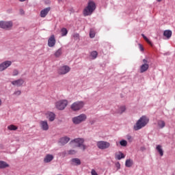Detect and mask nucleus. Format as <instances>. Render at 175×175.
<instances>
[{"label": "nucleus", "instance_id": "1", "mask_svg": "<svg viewBox=\"0 0 175 175\" xmlns=\"http://www.w3.org/2000/svg\"><path fill=\"white\" fill-rule=\"evenodd\" d=\"M149 121L150 119H148V118H147L146 116L141 117L134 126V129L135 131H139L142 129V128H144V126H146V125L148 124Z\"/></svg>", "mask_w": 175, "mask_h": 175}, {"label": "nucleus", "instance_id": "2", "mask_svg": "<svg viewBox=\"0 0 175 175\" xmlns=\"http://www.w3.org/2000/svg\"><path fill=\"white\" fill-rule=\"evenodd\" d=\"M96 9V5H95V2L92 1H90L88 2V6L83 10L84 16H91L94 11Z\"/></svg>", "mask_w": 175, "mask_h": 175}, {"label": "nucleus", "instance_id": "3", "mask_svg": "<svg viewBox=\"0 0 175 175\" xmlns=\"http://www.w3.org/2000/svg\"><path fill=\"white\" fill-rule=\"evenodd\" d=\"M87 120V115L82 113L78 116L74 117L72 119L73 124L75 125H79V124H81V122H84Z\"/></svg>", "mask_w": 175, "mask_h": 175}, {"label": "nucleus", "instance_id": "4", "mask_svg": "<svg viewBox=\"0 0 175 175\" xmlns=\"http://www.w3.org/2000/svg\"><path fill=\"white\" fill-rule=\"evenodd\" d=\"M83 143H84V139L83 138H77L70 142V144H75L76 147H81V150L84 151L86 147L84 144H83Z\"/></svg>", "mask_w": 175, "mask_h": 175}, {"label": "nucleus", "instance_id": "5", "mask_svg": "<svg viewBox=\"0 0 175 175\" xmlns=\"http://www.w3.org/2000/svg\"><path fill=\"white\" fill-rule=\"evenodd\" d=\"M83 107H84V102L83 101H76L71 105V109L73 111H79Z\"/></svg>", "mask_w": 175, "mask_h": 175}, {"label": "nucleus", "instance_id": "6", "mask_svg": "<svg viewBox=\"0 0 175 175\" xmlns=\"http://www.w3.org/2000/svg\"><path fill=\"white\" fill-rule=\"evenodd\" d=\"M96 146L99 150H107V148H110L111 144L106 141H98Z\"/></svg>", "mask_w": 175, "mask_h": 175}, {"label": "nucleus", "instance_id": "7", "mask_svg": "<svg viewBox=\"0 0 175 175\" xmlns=\"http://www.w3.org/2000/svg\"><path fill=\"white\" fill-rule=\"evenodd\" d=\"M56 108L58 109V110H64L66 106H68V100H62L59 101H57L55 103Z\"/></svg>", "mask_w": 175, "mask_h": 175}, {"label": "nucleus", "instance_id": "8", "mask_svg": "<svg viewBox=\"0 0 175 175\" xmlns=\"http://www.w3.org/2000/svg\"><path fill=\"white\" fill-rule=\"evenodd\" d=\"M143 64L141 65L139 68L140 73H144V72H147L148 70V68H150V65H148V61L146 59L142 60Z\"/></svg>", "mask_w": 175, "mask_h": 175}, {"label": "nucleus", "instance_id": "9", "mask_svg": "<svg viewBox=\"0 0 175 175\" xmlns=\"http://www.w3.org/2000/svg\"><path fill=\"white\" fill-rule=\"evenodd\" d=\"M12 27H13V23H12V21H0V28L3 29H10Z\"/></svg>", "mask_w": 175, "mask_h": 175}, {"label": "nucleus", "instance_id": "10", "mask_svg": "<svg viewBox=\"0 0 175 175\" xmlns=\"http://www.w3.org/2000/svg\"><path fill=\"white\" fill-rule=\"evenodd\" d=\"M70 72V68L68 66H63L60 67L58 70L59 75H66Z\"/></svg>", "mask_w": 175, "mask_h": 175}, {"label": "nucleus", "instance_id": "11", "mask_svg": "<svg viewBox=\"0 0 175 175\" xmlns=\"http://www.w3.org/2000/svg\"><path fill=\"white\" fill-rule=\"evenodd\" d=\"M12 65V61H5L0 64V72H3L5 69H8L9 66Z\"/></svg>", "mask_w": 175, "mask_h": 175}, {"label": "nucleus", "instance_id": "12", "mask_svg": "<svg viewBox=\"0 0 175 175\" xmlns=\"http://www.w3.org/2000/svg\"><path fill=\"white\" fill-rule=\"evenodd\" d=\"M55 36L54 35L51 36L48 40V46L49 47H54L55 46Z\"/></svg>", "mask_w": 175, "mask_h": 175}, {"label": "nucleus", "instance_id": "13", "mask_svg": "<svg viewBox=\"0 0 175 175\" xmlns=\"http://www.w3.org/2000/svg\"><path fill=\"white\" fill-rule=\"evenodd\" d=\"M40 125L42 131H49V123L46 120H41L40 122Z\"/></svg>", "mask_w": 175, "mask_h": 175}, {"label": "nucleus", "instance_id": "14", "mask_svg": "<svg viewBox=\"0 0 175 175\" xmlns=\"http://www.w3.org/2000/svg\"><path fill=\"white\" fill-rule=\"evenodd\" d=\"M70 164L72 165V166H79L81 165V161H80L79 158H74L70 160Z\"/></svg>", "mask_w": 175, "mask_h": 175}, {"label": "nucleus", "instance_id": "15", "mask_svg": "<svg viewBox=\"0 0 175 175\" xmlns=\"http://www.w3.org/2000/svg\"><path fill=\"white\" fill-rule=\"evenodd\" d=\"M12 85H16V87H21L24 84V81L22 79L13 81L11 82Z\"/></svg>", "mask_w": 175, "mask_h": 175}, {"label": "nucleus", "instance_id": "16", "mask_svg": "<svg viewBox=\"0 0 175 175\" xmlns=\"http://www.w3.org/2000/svg\"><path fill=\"white\" fill-rule=\"evenodd\" d=\"M51 8L50 7L44 8V10H41L40 12V17L44 18L49 14V12H50Z\"/></svg>", "mask_w": 175, "mask_h": 175}, {"label": "nucleus", "instance_id": "17", "mask_svg": "<svg viewBox=\"0 0 175 175\" xmlns=\"http://www.w3.org/2000/svg\"><path fill=\"white\" fill-rule=\"evenodd\" d=\"M54 159V156L53 154H46V157L44 159V162L45 163H49V162H51Z\"/></svg>", "mask_w": 175, "mask_h": 175}, {"label": "nucleus", "instance_id": "18", "mask_svg": "<svg viewBox=\"0 0 175 175\" xmlns=\"http://www.w3.org/2000/svg\"><path fill=\"white\" fill-rule=\"evenodd\" d=\"M70 140V138L68 137H63L60 139V143L61 144H62L63 146L66 144Z\"/></svg>", "mask_w": 175, "mask_h": 175}, {"label": "nucleus", "instance_id": "19", "mask_svg": "<svg viewBox=\"0 0 175 175\" xmlns=\"http://www.w3.org/2000/svg\"><path fill=\"white\" fill-rule=\"evenodd\" d=\"M156 150L157 152H159L160 157H163V149L162 148V146L157 145L156 147Z\"/></svg>", "mask_w": 175, "mask_h": 175}, {"label": "nucleus", "instance_id": "20", "mask_svg": "<svg viewBox=\"0 0 175 175\" xmlns=\"http://www.w3.org/2000/svg\"><path fill=\"white\" fill-rule=\"evenodd\" d=\"M115 158H116V159L120 161V159L125 158V155L122 152H119L118 153H116L115 154Z\"/></svg>", "mask_w": 175, "mask_h": 175}, {"label": "nucleus", "instance_id": "21", "mask_svg": "<svg viewBox=\"0 0 175 175\" xmlns=\"http://www.w3.org/2000/svg\"><path fill=\"white\" fill-rule=\"evenodd\" d=\"M163 36L167 38V39H170V38H172V31H170V30L164 31Z\"/></svg>", "mask_w": 175, "mask_h": 175}, {"label": "nucleus", "instance_id": "22", "mask_svg": "<svg viewBox=\"0 0 175 175\" xmlns=\"http://www.w3.org/2000/svg\"><path fill=\"white\" fill-rule=\"evenodd\" d=\"M48 118L51 122L54 121V120H55V114L53 112H49L48 113Z\"/></svg>", "mask_w": 175, "mask_h": 175}, {"label": "nucleus", "instance_id": "23", "mask_svg": "<svg viewBox=\"0 0 175 175\" xmlns=\"http://www.w3.org/2000/svg\"><path fill=\"white\" fill-rule=\"evenodd\" d=\"M9 167V164L5 161H0V169H5Z\"/></svg>", "mask_w": 175, "mask_h": 175}, {"label": "nucleus", "instance_id": "24", "mask_svg": "<svg viewBox=\"0 0 175 175\" xmlns=\"http://www.w3.org/2000/svg\"><path fill=\"white\" fill-rule=\"evenodd\" d=\"M54 55L56 57V58L61 57V55H62V49L60 48L55 51Z\"/></svg>", "mask_w": 175, "mask_h": 175}, {"label": "nucleus", "instance_id": "25", "mask_svg": "<svg viewBox=\"0 0 175 175\" xmlns=\"http://www.w3.org/2000/svg\"><path fill=\"white\" fill-rule=\"evenodd\" d=\"M133 165V161L131 159H127L126 160L125 166L126 167H131Z\"/></svg>", "mask_w": 175, "mask_h": 175}, {"label": "nucleus", "instance_id": "26", "mask_svg": "<svg viewBox=\"0 0 175 175\" xmlns=\"http://www.w3.org/2000/svg\"><path fill=\"white\" fill-rule=\"evenodd\" d=\"M158 126L162 129V128H165V126L166 124L165 123V121L163 120H158L157 122Z\"/></svg>", "mask_w": 175, "mask_h": 175}, {"label": "nucleus", "instance_id": "27", "mask_svg": "<svg viewBox=\"0 0 175 175\" xmlns=\"http://www.w3.org/2000/svg\"><path fill=\"white\" fill-rule=\"evenodd\" d=\"M61 33H62V36H66V35H68V29H66V28L63 27L61 29Z\"/></svg>", "mask_w": 175, "mask_h": 175}, {"label": "nucleus", "instance_id": "28", "mask_svg": "<svg viewBox=\"0 0 175 175\" xmlns=\"http://www.w3.org/2000/svg\"><path fill=\"white\" fill-rule=\"evenodd\" d=\"M125 110H126V108L125 107V106H121L119 107L118 113L119 114H122V113H124V111H125Z\"/></svg>", "mask_w": 175, "mask_h": 175}, {"label": "nucleus", "instance_id": "29", "mask_svg": "<svg viewBox=\"0 0 175 175\" xmlns=\"http://www.w3.org/2000/svg\"><path fill=\"white\" fill-rule=\"evenodd\" d=\"M8 129H9V131H17L18 127H17V126H14V124H11V125L8 126Z\"/></svg>", "mask_w": 175, "mask_h": 175}, {"label": "nucleus", "instance_id": "30", "mask_svg": "<svg viewBox=\"0 0 175 175\" xmlns=\"http://www.w3.org/2000/svg\"><path fill=\"white\" fill-rule=\"evenodd\" d=\"M90 55L92 57V59H95L96 58V57H98V52H96V51H92L90 53Z\"/></svg>", "mask_w": 175, "mask_h": 175}, {"label": "nucleus", "instance_id": "31", "mask_svg": "<svg viewBox=\"0 0 175 175\" xmlns=\"http://www.w3.org/2000/svg\"><path fill=\"white\" fill-rule=\"evenodd\" d=\"M142 36H143L144 40H146V42H147V43H148V44H150V46H152V43L151 42V41H150V40H148V39L146 37V36H144V34H142Z\"/></svg>", "mask_w": 175, "mask_h": 175}, {"label": "nucleus", "instance_id": "32", "mask_svg": "<svg viewBox=\"0 0 175 175\" xmlns=\"http://www.w3.org/2000/svg\"><path fill=\"white\" fill-rule=\"evenodd\" d=\"M120 146H122V147H126L128 142H126V141L125 140H122L120 141Z\"/></svg>", "mask_w": 175, "mask_h": 175}, {"label": "nucleus", "instance_id": "33", "mask_svg": "<svg viewBox=\"0 0 175 175\" xmlns=\"http://www.w3.org/2000/svg\"><path fill=\"white\" fill-rule=\"evenodd\" d=\"M90 38H95V31L93 29H90Z\"/></svg>", "mask_w": 175, "mask_h": 175}, {"label": "nucleus", "instance_id": "34", "mask_svg": "<svg viewBox=\"0 0 175 175\" xmlns=\"http://www.w3.org/2000/svg\"><path fill=\"white\" fill-rule=\"evenodd\" d=\"M68 155H75L76 154V150H70L68 151Z\"/></svg>", "mask_w": 175, "mask_h": 175}, {"label": "nucleus", "instance_id": "35", "mask_svg": "<svg viewBox=\"0 0 175 175\" xmlns=\"http://www.w3.org/2000/svg\"><path fill=\"white\" fill-rule=\"evenodd\" d=\"M17 75H18V70H14L12 76H17Z\"/></svg>", "mask_w": 175, "mask_h": 175}, {"label": "nucleus", "instance_id": "36", "mask_svg": "<svg viewBox=\"0 0 175 175\" xmlns=\"http://www.w3.org/2000/svg\"><path fill=\"white\" fill-rule=\"evenodd\" d=\"M73 38H75V39H76V40H77V39H79V33L74 34Z\"/></svg>", "mask_w": 175, "mask_h": 175}, {"label": "nucleus", "instance_id": "37", "mask_svg": "<svg viewBox=\"0 0 175 175\" xmlns=\"http://www.w3.org/2000/svg\"><path fill=\"white\" fill-rule=\"evenodd\" d=\"M139 47L141 51H144V48L143 47V45H142V44H139Z\"/></svg>", "mask_w": 175, "mask_h": 175}, {"label": "nucleus", "instance_id": "38", "mask_svg": "<svg viewBox=\"0 0 175 175\" xmlns=\"http://www.w3.org/2000/svg\"><path fill=\"white\" fill-rule=\"evenodd\" d=\"M14 95H21V91L18 90L14 93Z\"/></svg>", "mask_w": 175, "mask_h": 175}, {"label": "nucleus", "instance_id": "39", "mask_svg": "<svg viewBox=\"0 0 175 175\" xmlns=\"http://www.w3.org/2000/svg\"><path fill=\"white\" fill-rule=\"evenodd\" d=\"M91 174L92 175H98V173H96V171H95V170H92Z\"/></svg>", "mask_w": 175, "mask_h": 175}, {"label": "nucleus", "instance_id": "40", "mask_svg": "<svg viewBox=\"0 0 175 175\" xmlns=\"http://www.w3.org/2000/svg\"><path fill=\"white\" fill-rule=\"evenodd\" d=\"M120 166H121V165L120 164L119 162H118V163H116V167H118V169H120Z\"/></svg>", "mask_w": 175, "mask_h": 175}, {"label": "nucleus", "instance_id": "41", "mask_svg": "<svg viewBox=\"0 0 175 175\" xmlns=\"http://www.w3.org/2000/svg\"><path fill=\"white\" fill-rule=\"evenodd\" d=\"M127 139L128 140H132V137H131V135H128Z\"/></svg>", "mask_w": 175, "mask_h": 175}, {"label": "nucleus", "instance_id": "42", "mask_svg": "<svg viewBox=\"0 0 175 175\" xmlns=\"http://www.w3.org/2000/svg\"><path fill=\"white\" fill-rule=\"evenodd\" d=\"M0 106H2V100L0 99Z\"/></svg>", "mask_w": 175, "mask_h": 175}, {"label": "nucleus", "instance_id": "43", "mask_svg": "<svg viewBox=\"0 0 175 175\" xmlns=\"http://www.w3.org/2000/svg\"><path fill=\"white\" fill-rule=\"evenodd\" d=\"M21 2H24L25 0H19Z\"/></svg>", "mask_w": 175, "mask_h": 175}, {"label": "nucleus", "instance_id": "44", "mask_svg": "<svg viewBox=\"0 0 175 175\" xmlns=\"http://www.w3.org/2000/svg\"><path fill=\"white\" fill-rule=\"evenodd\" d=\"M162 0H157V2H161Z\"/></svg>", "mask_w": 175, "mask_h": 175}]
</instances>
